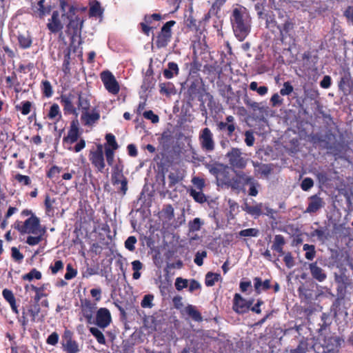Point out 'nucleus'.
<instances>
[{"label": "nucleus", "instance_id": "obj_1", "mask_svg": "<svg viewBox=\"0 0 353 353\" xmlns=\"http://www.w3.org/2000/svg\"><path fill=\"white\" fill-rule=\"evenodd\" d=\"M60 102L65 113L77 115V111L81 110V120L84 125H88V101L81 94L73 92L62 94Z\"/></svg>", "mask_w": 353, "mask_h": 353}, {"label": "nucleus", "instance_id": "obj_2", "mask_svg": "<svg viewBox=\"0 0 353 353\" xmlns=\"http://www.w3.org/2000/svg\"><path fill=\"white\" fill-rule=\"evenodd\" d=\"M231 22L236 37L243 41L250 32L251 19L245 8H234Z\"/></svg>", "mask_w": 353, "mask_h": 353}, {"label": "nucleus", "instance_id": "obj_3", "mask_svg": "<svg viewBox=\"0 0 353 353\" xmlns=\"http://www.w3.org/2000/svg\"><path fill=\"white\" fill-rule=\"evenodd\" d=\"M207 168L210 173L215 176L217 185L228 186V183H230L231 174L228 166L219 163L208 165Z\"/></svg>", "mask_w": 353, "mask_h": 353}, {"label": "nucleus", "instance_id": "obj_4", "mask_svg": "<svg viewBox=\"0 0 353 353\" xmlns=\"http://www.w3.org/2000/svg\"><path fill=\"white\" fill-rule=\"evenodd\" d=\"M14 228L17 229L21 234H37L40 228V221L35 215L32 216L27 219L23 223L17 221L14 223Z\"/></svg>", "mask_w": 353, "mask_h": 353}, {"label": "nucleus", "instance_id": "obj_5", "mask_svg": "<svg viewBox=\"0 0 353 353\" xmlns=\"http://www.w3.org/2000/svg\"><path fill=\"white\" fill-rule=\"evenodd\" d=\"M75 10L76 8L73 6H70L67 12V18L69 21L67 26L66 32L71 37H74L80 34L83 23V20L81 18L75 16Z\"/></svg>", "mask_w": 353, "mask_h": 353}, {"label": "nucleus", "instance_id": "obj_6", "mask_svg": "<svg viewBox=\"0 0 353 353\" xmlns=\"http://www.w3.org/2000/svg\"><path fill=\"white\" fill-rule=\"evenodd\" d=\"M229 164L235 168L243 169L245 168L248 159L243 156L241 150L238 148H232L226 154Z\"/></svg>", "mask_w": 353, "mask_h": 353}, {"label": "nucleus", "instance_id": "obj_7", "mask_svg": "<svg viewBox=\"0 0 353 353\" xmlns=\"http://www.w3.org/2000/svg\"><path fill=\"white\" fill-rule=\"evenodd\" d=\"M175 23L174 21H169L163 26L156 40V46L158 48H165L168 46L172 37L171 28Z\"/></svg>", "mask_w": 353, "mask_h": 353}, {"label": "nucleus", "instance_id": "obj_8", "mask_svg": "<svg viewBox=\"0 0 353 353\" xmlns=\"http://www.w3.org/2000/svg\"><path fill=\"white\" fill-rule=\"evenodd\" d=\"M101 79L109 93L116 95L119 92V84L111 72L108 70L103 71L101 74Z\"/></svg>", "mask_w": 353, "mask_h": 353}, {"label": "nucleus", "instance_id": "obj_9", "mask_svg": "<svg viewBox=\"0 0 353 353\" xmlns=\"http://www.w3.org/2000/svg\"><path fill=\"white\" fill-rule=\"evenodd\" d=\"M63 350L67 353H78L79 352L78 343L73 340V332L65 328L61 336Z\"/></svg>", "mask_w": 353, "mask_h": 353}, {"label": "nucleus", "instance_id": "obj_10", "mask_svg": "<svg viewBox=\"0 0 353 353\" xmlns=\"http://www.w3.org/2000/svg\"><path fill=\"white\" fill-rule=\"evenodd\" d=\"M199 141L203 150L207 152H212L214 150L215 143L213 139V134L209 128H205L201 130Z\"/></svg>", "mask_w": 353, "mask_h": 353}, {"label": "nucleus", "instance_id": "obj_11", "mask_svg": "<svg viewBox=\"0 0 353 353\" xmlns=\"http://www.w3.org/2000/svg\"><path fill=\"white\" fill-rule=\"evenodd\" d=\"M94 322L100 328L107 327L112 322V316L109 310L105 307L99 309L96 313Z\"/></svg>", "mask_w": 353, "mask_h": 353}, {"label": "nucleus", "instance_id": "obj_12", "mask_svg": "<svg viewBox=\"0 0 353 353\" xmlns=\"http://www.w3.org/2000/svg\"><path fill=\"white\" fill-rule=\"evenodd\" d=\"M81 311L79 314V320L82 322L79 324L77 327V332L79 334H85L84 324L88 327V300L85 299H81Z\"/></svg>", "mask_w": 353, "mask_h": 353}, {"label": "nucleus", "instance_id": "obj_13", "mask_svg": "<svg viewBox=\"0 0 353 353\" xmlns=\"http://www.w3.org/2000/svg\"><path fill=\"white\" fill-rule=\"evenodd\" d=\"M112 182L114 185H121L119 190L125 194L128 190V180L123 176L122 170L118 166L114 168L112 174Z\"/></svg>", "mask_w": 353, "mask_h": 353}, {"label": "nucleus", "instance_id": "obj_14", "mask_svg": "<svg viewBox=\"0 0 353 353\" xmlns=\"http://www.w3.org/2000/svg\"><path fill=\"white\" fill-rule=\"evenodd\" d=\"M45 3V0H39L37 3L32 6L31 10L32 11L33 16L43 19L44 17L50 13L51 6H46Z\"/></svg>", "mask_w": 353, "mask_h": 353}, {"label": "nucleus", "instance_id": "obj_15", "mask_svg": "<svg viewBox=\"0 0 353 353\" xmlns=\"http://www.w3.org/2000/svg\"><path fill=\"white\" fill-rule=\"evenodd\" d=\"M47 28L50 32L56 34L61 31L63 25L60 19V14L57 10L53 11L51 18L48 19Z\"/></svg>", "mask_w": 353, "mask_h": 353}, {"label": "nucleus", "instance_id": "obj_16", "mask_svg": "<svg viewBox=\"0 0 353 353\" xmlns=\"http://www.w3.org/2000/svg\"><path fill=\"white\" fill-rule=\"evenodd\" d=\"M80 133L79 130V123L77 120H73L70 123V129L67 136L63 139V143L72 144L75 143L79 138Z\"/></svg>", "mask_w": 353, "mask_h": 353}, {"label": "nucleus", "instance_id": "obj_17", "mask_svg": "<svg viewBox=\"0 0 353 353\" xmlns=\"http://www.w3.org/2000/svg\"><path fill=\"white\" fill-rule=\"evenodd\" d=\"M92 163L98 171L103 172L105 168L103 146L98 145L97 150L93 152Z\"/></svg>", "mask_w": 353, "mask_h": 353}, {"label": "nucleus", "instance_id": "obj_18", "mask_svg": "<svg viewBox=\"0 0 353 353\" xmlns=\"http://www.w3.org/2000/svg\"><path fill=\"white\" fill-rule=\"evenodd\" d=\"M326 353H337L341 346V340L338 336H328L323 339Z\"/></svg>", "mask_w": 353, "mask_h": 353}, {"label": "nucleus", "instance_id": "obj_19", "mask_svg": "<svg viewBox=\"0 0 353 353\" xmlns=\"http://www.w3.org/2000/svg\"><path fill=\"white\" fill-rule=\"evenodd\" d=\"M323 201L319 196L317 194L312 195L309 198V203L305 212L314 213L323 208Z\"/></svg>", "mask_w": 353, "mask_h": 353}, {"label": "nucleus", "instance_id": "obj_20", "mask_svg": "<svg viewBox=\"0 0 353 353\" xmlns=\"http://www.w3.org/2000/svg\"><path fill=\"white\" fill-rule=\"evenodd\" d=\"M233 310L239 314H244L248 311L247 301L239 294H235L234 296Z\"/></svg>", "mask_w": 353, "mask_h": 353}, {"label": "nucleus", "instance_id": "obj_21", "mask_svg": "<svg viewBox=\"0 0 353 353\" xmlns=\"http://www.w3.org/2000/svg\"><path fill=\"white\" fill-rule=\"evenodd\" d=\"M309 269L312 276L319 282L324 281L327 278L325 271L317 265L316 262L309 264Z\"/></svg>", "mask_w": 353, "mask_h": 353}, {"label": "nucleus", "instance_id": "obj_22", "mask_svg": "<svg viewBox=\"0 0 353 353\" xmlns=\"http://www.w3.org/2000/svg\"><path fill=\"white\" fill-rule=\"evenodd\" d=\"M279 17H285V19L283 20L284 23L283 24L281 25L279 27V32L280 33V35L283 37L288 34L290 31H291L294 28V23L291 21V20L289 19V17L286 15H284L282 12L279 11Z\"/></svg>", "mask_w": 353, "mask_h": 353}, {"label": "nucleus", "instance_id": "obj_23", "mask_svg": "<svg viewBox=\"0 0 353 353\" xmlns=\"http://www.w3.org/2000/svg\"><path fill=\"white\" fill-rule=\"evenodd\" d=\"M263 207L264 204L263 203H259L254 205H250L245 203L243 209L249 214L254 216V218H257L263 214Z\"/></svg>", "mask_w": 353, "mask_h": 353}, {"label": "nucleus", "instance_id": "obj_24", "mask_svg": "<svg viewBox=\"0 0 353 353\" xmlns=\"http://www.w3.org/2000/svg\"><path fill=\"white\" fill-rule=\"evenodd\" d=\"M76 174V180L75 183L76 186L79 189H83L81 186H85L87 184V178H86V168L85 166L80 167L78 168L77 171L75 172Z\"/></svg>", "mask_w": 353, "mask_h": 353}, {"label": "nucleus", "instance_id": "obj_25", "mask_svg": "<svg viewBox=\"0 0 353 353\" xmlns=\"http://www.w3.org/2000/svg\"><path fill=\"white\" fill-rule=\"evenodd\" d=\"M254 287L256 294H259L262 291L268 290L270 288V281L266 279L264 281L259 277H255L253 279Z\"/></svg>", "mask_w": 353, "mask_h": 353}, {"label": "nucleus", "instance_id": "obj_26", "mask_svg": "<svg viewBox=\"0 0 353 353\" xmlns=\"http://www.w3.org/2000/svg\"><path fill=\"white\" fill-rule=\"evenodd\" d=\"M104 10L101 7L99 1H94L92 3H90V18L94 17L99 19V22L102 21L103 14Z\"/></svg>", "mask_w": 353, "mask_h": 353}, {"label": "nucleus", "instance_id": "obj_27", "mask_svg": "<svg viewBox=\"0 0 353 353\" xmlns=\"http://www.w3.org/2000/svg\"><path fill=\"white\" fill-rule=\"evenodd\" d=\"M252 165L255 168V172L264 176H269L272 171V167L270 164H262L252 161Z\"/></svg>", "mask_w": 353, "mask_h": 353}, {"label": "nucleus", "instance_id": "obj_28", "mask_svg": "<svg viewBox=\"0 0 353 353\" xmlns=\"http://www.w3.org/2000/svg\"><path fill=\"white\" fill-rule=\"evenodd\" d=\"M266 28L273 33L279 32L280 24L275 20L274 15L272 14H265Z\"/></svg>", "mask_w": 353, "mask_h": 353}, {"label": "nucleus", "instance_id": "obj_29", "mask_svg": "<svg viewBox=\"0 0 353 353\" xmlns=\"http://www.w3.org/2000/svg\"><path fill=\"white\" fill-rule=\"evenodd\" d=\"M333 136L331 133L327 134L325 136H323L321 134H315L311 136V141L314 143H324V148L326 149H331L332 145L326 141V139H330V137Z\"/></svg>", "mask_w": 353, "mask_h": 353}, {"label": "nucleus", "instance_id": "obj_30", "mask_svg": "<svg viewBox=\"0 0 353 353\" xmlns=\"http://www.w3.org/2000/svg\"><path fill=\"white\" fill-rule=\"evenodd\" d=\"M179 74L178 65L174 62H169L168 68L163 70V75L166 79H172L174 75Z\"/></svg>", "mask_w": 353, "mask_h": 353}, {"label": "nucleus", "instance_id": "obj_31", "mask_svg": "<svg viewBox=\"0 0 353 353\" xmlns=\"http://www.w3.org/2000/svg\"><path fill=\"white\" fill-rule=\"evenodd\" d=\"M185 313L194 321L201 322L203 320L201 313L192 305H188L185 308Z\"/></svg>", "mask_w": 353, "mask_h": 353}, {"label": "nucleus", "instance_id": "obj_32", "mask_svg": "<svg viewBox=\"0 0 353 353\" xmlns=\"http://www.w3.org/2000/svg\"><path fill=\"white\" fill-rule=\"evenodd\" d=\"M299 296L301 299H303L306 303H309L313 298V291L304 285L300 286L298 289Z\"/></svg>", "mask_w": 353, "mask_h": 353}, {"label": "nucleus", "instance_id": "obj_33", "mask_svg": "<svg viewBox=\"0 0 353 353\" xmlns=\"http://www.w3.org/2000/svg\"><path fill=\"white\" fill-rule=\"evenodd\" d=\"M18 42L19 47L22 49L29 48L32 43V39L29 34H19L18 36Z\"/></svg>", "mask_w": 353, "mask_h": 353}, {"label": "nucleus", "instance_id": "obj_34", "mask_svg": "<svg viewBox=\"0 0 353 353\" xmlns=\"http://www.w3.org/2000/svg\"><path fill=\"white\" fill-rule=\"evenodd\" d=\"M160 93L166 96L175 94V88L173 83L170 82L161 83L159 84Z\"/></svg>", "mask_w": 353, "mask_h": 353}, {"label": "nucleus", "instance_id": "obj_35", "mask_svg": "<svg viewBox=\"0 0 353 353\" xmlns=\"http://www.w3.org/2000/svg\"><path fill=\"white\" fill-rule=\"evenodd\" d=\"M309 340L308 339H303L301 340L298 346L290 350H286L285 353H306L307 348L309 347Z\"/></svg>", "mask_w": 353, "mask_h": 353}, {"label": "nucleus", "instance_id": "obj_36", "mask_svg": "<svg viewBox=\"0 0 353 353\" xmlns=\"http://www.w3.org/2000/svg\"><path fill=\"white\" fill-rule=\"evenodd\" d=\"M168 178L169 181L168 187L170 188H172L176 183L183 180V176L181 175L180 172L178 170L170 172Z\"/></svg>", "mask_w": 353, "mask_h": 353}, {"label": "nucleus", "instance_id": "obj_37", "mask_svg": "<svg viewBox=\"0 0 353 353\" xmlns=\"http://www.w3.org/2000/svg\"><path fill=\"white\" fill-rule=\"evenodd\" d=\"M245 103L248 106L250 107L254 111L259 110V112L263 113L266 112L268 110V107L265 106L262 103L253 101L250 99L245 100Z\"/></svg>", "mask_w": 353, "mask_h": 353}, {"label": "nucleus", "instance_id": "obj_38", "mask_svg": "<svg viewBox=\"0 0 353 353\" xmlns=\"http://www.w3.org/2000/svg\"><path fill=\"white\" fill-rule=\"evenodd\" d=\"M31 290L35 292V296L34 300L36 303H38L43 297L47 296V294L44 292L46 290L45 285L41 287H37L34 285H30Z\"/></svg>", "mask_w": 353, "mask_h": 353}, {"label": "nucleus", "instance_id": "obj_39", "mask_svg": "<svg viewBox=\"0 0 353 353\" xmlns=\"http://www.w3.org/2000/svg\"><path fill=\"white\" fill-rule=\"evenodd\" d=\"M32 108V102L29 101H23L21 102L20 105H17L15 109L17 111H20L23 115H28Z\"/></svg>", "mask_w": 353, "mask_h": 353}, {"label": "nucleus", "instance_id": "obj_40", "mask_svg": "<svg viewBox=\"0 0 353 353\" xmlns=\"http://www.w3.org/2000/svg\"><path fill=\"white\" fill-rule=\"evenodd\" d=\"M217 128L219 130H227V134L231 136L236 129L235 124L228 123L226 122L220 121L217 123Z\"/></svg>", "mask_w": 353, "mask_h": 353}, {"label": "nucleus", "instance_id": "obj_41", "mask_svg": "<svg viewBox=\"0 0 353 353\" xmlns=\"http://www.w3.org/2000/svg\"><path fill=\"white\" fill-rule=\"evenodd\" d=\"M41 91L42 94L46 97H51L53 94V90L50 82L48 80L42 81L41 82Z\"/></svg>", "mask_w": 353, "mask_h": 353}, {"label": "nucleus", "instance_id": "obj_42", "mask_svg": "<svg viewBox=\"0 0 353 353\" xmlns=\"http://www.w3.org/2000/svg\"><path fill=\"white\" fill-rule=\"evenodd\" d=\"M236 176L239 178L243 188L245 185H249L254 179L253 176L242 171L236 172Z\"/></svg>", "mask_w": 353, "mask_h": 353}, {"label": "nucleus", "instance_id": "obj_43", "mask_svg": "<svg viewBox=\"0 0 353 353\" xmlns=\"http://www.w3.org/2000/svg\"><path fill=\"white\" fill-rule=\"evenodd\" d=\"M190 195L196 202L199 203H203L207 201L205 195L201 191L191 189L190 190Z\"/></svg>", "mask_w": 353, "mask_h": 353}, {"label": "nucleus", "instance_id": "obj_44", "mask_svg": "<svg viewBox=\"0 0 353 353\" xmlns=\"http://www.w3.org/2000/svg\"><path fill=\"white\" fill-rule=\"evenodd\" d=\"M41 273L35 268L32 269L28 273L22 276V279L24 281H32L33 279L39 280L41 279Z\"/></svg>", "mask_w": 353, "mask_h": 353}, {"label": "nucleus", "instance_id": "obj_45", "mask_svg": "<svg viewBox=\"0 0 353 353\" xmlns=\"http://www.w3.org/2000/svg\"><path fill=\"white\" fill-rule=\"evenodd\" d=\"M303 249L305 251V257L307 260H313L316 256L315 247L313 245L304 244Z\"/></svg>", "mask_w": 353, "mask_h": 353}, {"label": "nucleus", "instance_id": "obj_46", "mask_svg": "<svg viewBox=\"0 0 353 353\" xmlns=\"http://www.w3.org/2000/svg\"><path fill=\"white\" fill-rule=\"evenodd\" d=\"M61 117L60 108L57 103H53L50 108L48 114V117L50 119H55L57 117L60 118Z\"/></svg>", "mask_w": 353, "mask_h": 353}, {"label": "nucleus", "instance_id": "obj_47", "mask_svg": "<svg viewBox=\"0 0 353 353\" xmlns=\"http://www.w3.org/2000/svg\"><path fill=\"white\" fill-rule=\"evenodd\" d=\"M90 332L96 338L99 343L101 345L105 343V336L99 329L97 327H90Z\"/></svg>", "mask_w": 353, "mask_h": 353}, {"label": "nucleus", "instance_id": "obj_48", "mask_svg": "<svg viewBox=\"0 0 353 353\" xmlns=\"http://www.w3.org/2000/svg\"><path fill=\"white\" fill-rule=\"evenodd\" d=\"M220 278V274L212 272H208L205 275V283L207 286H213Z\"/></svg>", "mask_w": 353, "mask_h": 353}, {"label": "nucleus", "instance_id": "obj_49", "mask_svg": "<svg viewBox=\"0 0 353 353\" xmlns=\"http://www.w3.org/2000/svg\"><path fill=\"white\" fill-rule=\"evenodd\" d=\"M332 323V319L330 314L323 313L321 318V323H319V331L325 330Z\"/></svg>", "mask_w": 353, "mask_h": 353}, {"label": "nucleus", "instance_id": "obj_50", "mask_svg": "<svg viewBox=\"0 0 353 353\" xmlns=\"http://www.w3.org/2000/svg\"><path fill=\"white\" fill-rule=\"evenodd\" d=\"M62 170L61 167H59L57 165H52L50 170L47 172L46 176L49 179H57L59 178V174Z\"/></svg>", "mask_w": 353, "mask_h": 353}, {"label": "nucleus", "instance_id": "obj_51", "mask_svg": "<svg viewBox=\"0 0 353 353\" xmlns=\"http://www.w3.org/2000/svg\"><path fill=\"white\" fill-rule=\"evenodd\" d=\"M285 244V240L284 237L281 234H276L274 236L273 244L271 247L272 250L283 248Z\"/></svg>", "mask_w": 353, "mask_h": 353}, {"label": "nucleus", "instance_id": "obj_52", "mask_svg": "<svg viewBox=\"0 0 353 353\" xmlns=\"http://www.w3.org/2000/svg\"><path fill=\"white\" fill-rule=\"evenodd\" d=\"M70 52L69 50L64 51V59L63 62V71L65 74L70 72Z\"/></svg>", "mask_w": 353, "mask_h": 353}, {"label": "nucleus", "instance_id": "obj_53", "mask_svg": "<svg viewBox=\"0 0 353 353\" xmlns=\"http://www.w3.org/2000/svg\"><path fill=\"white\" fill-rule=\"evenodd\" d=\"M154 300V295L148 294L143 296L141 305L143 308H152L153 307L152 301Z\"/></svg>", "mask_w": 353, "mask_h": 353}, {"label": "nucleus", "instance_id": "obj_54", "mask_svg": "<svg viewBox=\"0 0 353 353\" xmlns=\"http://www.w3.org/2000/svg\"><path fill=\"white\" fill-rule=\"evenodd\" d=\"M259 234V231L256 228H248L242 230L239 232V234L241 236L248 237V236H257Z\"/></svg>", "mask_w": 353, "mask_h": 353}, {"label": "nucleus", "instance_id": "obj_55", "mask_svg": "<svg viewBox=\"0 0 353 353\" xmlns=\"http://www.w3.org/2000/svg\"><path fill=\"white\" fill-rule=\"evenodd\" d=\"M228 188H231L232 190H242L243 187L241 184L240 179L236 175L234 177L231 178L230 183H228Z\"/></svg>", "mask_w": 353, "mask_h": 353}, {"label": "nucleus", "instance_id": "obj_56", "mask_svg": "<svg viewBox=\"0 0 353 353\" xmlns=\"http://www.w3.org/2000/svg\"><path fill=\"white\" fill-rule=\"evenodd\" d=\"M137 242V238L134 236H130L125 241V248L129 251L133 252L135 250Z\"/></svg>", "mask_w": 353, "mask_h": 353}, {"label": "nucleus", "instance_id": "obj_57", "mask_svg": "<svg viewBox=\"0 0 353 353\" xmlns=\"http://www.w3.org/2000/svg\"><path fill=\"white\" fill-rule=\"evenodd\" d=\"M309 345H311L315 353H326V349L323 341L322 343L314 342L313 343L309 342Z\"/></svg>", "mask_w": 353, "mask_h": 353}, {"label": "nucleus", "instance_id": "obj_58", "mask_svg": "<svg viewBox=\"0 0 353 353\" xmlns=\"http://www.w3.org/2000/svg\"><path fill=\"white\" fill-rule=\"evenodd\" d=\"M203 223L199 218H195L189 223L190 230L192 232L199 231Z\"/></svg>", "mask_w": 353, "mask_h": 353}, {"label": "nucleus", "instance_id": "obj_59", "mask_svg": "<svg viewBox=\"0 0 353 353\" xmlns=\"http://www.w3.org/2000/svg\"><path fill=\"white\" fill-rule=\"evenodd\" d=\"M294 90L293 86L289 81L284 82L283 88L280 90V94L282 96H288Z\"/></svg>", "mask_w": 353, "mask_h": 353}, {"label": "nucleus", "instance_id": "obj_60", "mask_svg": "<svg viewBox=\"0 0 353 353\" xmlns=\"http://www.w3.org/2000/svg\"><path fill=\"white\" fill-rule=\"evenodd\" d=\"M175 287L178 291H181L188 287V280L181 277H177L175 281Z\"/></svg>", "mask_w": 353, "mask_h": 353}, {"label": "nucleus", "instance_id": "obj_61", "mask_svg": "<svg viewBox=\"0 0 353 353\" xmlns=\"http://www.w3.org/2000/svg\"><path fill=\"white\" fill-rule=\"evenodd\" d=\"M199 93V83L192 81L188 88V94L190 97L194 98Z\"/></svg>", "mask_w": 353, "mask_h": 353}, {"label": "nucleus", "instance_id": "obj_62", "mask_svg": "<svg viewBox=\"0 0 353 353\" xmlns=\"http://www.w3.org/2000/svg\"><path fill=\"white\" fill-rule=\"evenodd\" d=\"M314 186V181L310 177L303 179L301 183V188L303 191H308Z\"/></svg>", "mask_w": 353, "mask_h": 353}, {"label": "nucleus", "instance_id": "obj_63", "mask_svg": "<svg viewBox=\"0 0 353 353\" xmlns=\"http://www.w3.org/2000/svg\"><path fill=\"white\" fill-rule=\"evenodd\" d=\"M14 179L19 183H21L24 185H30L31 184V179L30 176L27 175H23L21 174H17L14 176Z\"/></svg>", "mask_w": 353, "mask_h": 353}, {"label": "nucleus", "instance_id": "obj_64", "mask_svg": "<svg viewBox=\"0 0 353 353\" xmlns=\"http://www.w3.org/2000/svg\"><path fill=\"white\" fill-rule=\"evenodd\" d=\"M245 144L249 147L253 146L255 141V138L253 132L252 130L245 131Z\"/></svg>", "mask_w": 353, "mask_h": 353}]
</instances>
